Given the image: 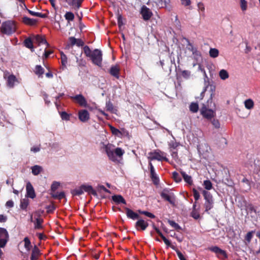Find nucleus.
<instances>
[{
  "label": "nucleus",
  "instance_id": "nucleus-1",
  "mask_svg": "<svg viewBox=\"0 0 260 260\" xmlns=\"http://www.w3.org/2000/svg\"><path fill=\"white\" fill-rule=\"evenodd\" d=\"M102 148L106 153L109 159L113 161H116L117 158H121L125 151L121 148H114V146L111 144H105L103 143Z\"/></svg>",
  "mask_w": 260,
  "mask_h": 260
},
{
  "label": "nucleus",
  "instance_id": "nucleus-2",
  "mask_svg": "<svg viewBox=\"0 0 260 260\" xmlns=\"http://www.w3.org/2000/svg\"><path fill=\"white\" fill-rule=\"evenodd\" d=\"M16 29L15 23L13 21H6L2 23L1 30V32L7 35L14 33Z\"/></svg>",
  "mask_w": 260,
  "mask_h": 260
},
{
  "label": "nucleus",
  "instance_id": "nucleus-3",
  "mask_svg": "<svg viewBox=\"0 0 260 260\" xmlns=\"http://www.w3.org/2000/svg\"><path fill=\"white\" fill-rule=\"evenodd\" d=\"M167 154L164 152L157 150L148 153V159L149 161L153 160H157L158 161H168V159L166 156Z\"/></svg>",
  "mask_w": 260,
  "mask_h": 260
},
{
  "label": "nucleus",
  "instance_id": "nucleus-4",
  "mask_svg": "<svg viewBox=\"0 0 260 260\" xmlns=\"http://www.w3.org/2000/svg\"><path fill=\"white\" fill-rule=\"evenodd\" d=\"M90 58L94 64L99 67L102 66V52L100 50L98 49H94L92 51V55Z\"/></svg>",
  "mask_w": 260,
  "mask_h": 260
},
{
  "label": "nucleus",
  "instance_id": "nucleus-5",
  "mask_svg": "<svg viewBox=\"0 0 260 260\" xmlns=\"http://www.w3.org/2000/svg\"><path fill=\"white\" fill-rule=\"evenodd\" d=\"M4 77L7 80V85L9 88H13L15 84L19 83L18 79L13 74L5 73Z\"/></svg>",
  "mask_w": 260,
  "mask_h": 260
},
{
  "label": "nucleus",
  "instance_id": "nucleus-6",
  "mask_svg": "<svg viewBox=\"0 0 260 260\" xmlns=\"http://www.w3.org/2000/svg\"><path fill=\"white\" fill-rule=\"evenodd\" d=\"M200 112L201 115L207 119H211L215 116V110L208 108L205 105H203Z\"/></svg>",
  "mask_w": 260,
  "mask_h": 260
},
{
  "label": "nucleus",
  "instance_id": "nucleus-7",
  "mask_svg": "<svg viewBox=\"0 0 260 260\" xmlns=\"http://www.w3.org/2000/svg\"><path fill=\"white\" fill-rule=\"evenodd\" d=\"M9 240V234L6 229L0 228V247L3 248Z\"/></svg>",
  "mask_w": 260,
  "mask_h": 260
},
{
  "label": "nucleus",
  "instance_id": "nucleus-8",
  "mask_svg": "<svg viewBox=\"0 0 260 260\" xmlns=\"http://www.w3.org/2000/svg\"><path fill=\"white\" fill-rule=\"evenodd\" d=\"M161 197L166 201H168L171 204L173 205H175V198L173 192H170L167 190H164L161 193Z\"/></svg>",
  "mask_w": 260,
  "mask_h": 260
},
{
  "label": "nucleus",
  "instance_id": "nucleus-9",
  "mask_svg": "<svg viewBox=\"0 0 260 260\" xmlns=\"http://www.w3.org/2000/svg\"><path fill=\"white\" fill-rule=\"evenodd\" d=\"M70 98L74 100L80 106L83 107H87V103L85 98L81 94L75 96H71Z\"/></svg>",
  "mask_w": 260,
  "mask_h": 260
},
{
  "label": "nucleus",
  "instance_id": "nucleus-10",
  "mask_svg": "<svg viewBox=\"0 0 260 260\" xmlns=\"http://www.w3.org/2000/svg\"><path fill=\"white\" fill-rule=\"evenodd\" d=\"M141 14L144 20H148L152 15L151 10L145 6H143L142 7Z\"/></svg>",
  "mask_w": 260,
  "mask_h": 260
},
{
  "label": "nucleus",
  "instance_id": "nucleus-11",
  "mask_svg": "<svg viewBox=\"0 0 260 260\" xmlns=\"http://www.w3.org/2000/svg\"><path fill=\"white\" fill-rule=\"evenodd\" d=\"M149 167L150 168L151 178L153 183L157 184L159 182V178L155 173V169L152 164L150 161L149 162Z\"/></svg>",
  "mask_w": 260,
  "mask_h": 260
},
{
  "label": "nucleus",
  "instance_id": "nucleus-12",
  "mask_svg": "<svg viewBox=\"0 0 260 260\" xmlns=\"http://www.w3.org/2000/svg\"><path fill=\"white\" fill-rule=\"evenodd\" d=\"M78 117L81 121L85 122L89 119L90 115L86 110H81L78 112Z\"/></svg>",
  "mask_w": 260,
  "mask_h": 260
},
{
  "label": "nucleus",
  "instance_id": "nucleus-13",
  "mask_svg": "<svg viewBox=\"0 0 260 260\" xmlns=\"http://www.w3.org/2000/svg\"><path fill=\"white\" fill-rule=\"evenodd\" d=\"M34 41L38 44L39 46L44 45L46 46V48H47L49 46L46 39L39 35H37L35 37Z\"/></svg>",
  "mask_w": 260,
  "mask_h": 260
},
{
  "label": "nucleus",
  "instance_id": "nucleus-14",
  "mask_svg": "<svg viewBox=\"0 0 260 260\" xmlns=\"http://www.w3.org/2000/svg\"><path fill=\"white\" fill-rule=\"evenodd\" d=\"M198 150L200 154L205 155L207 153L209 152L210 148L207 144L202 143L198 146Z\"/></svg>",
  "mask_w": 260,
  "mask_h": 260
},
{
  "label": "nucleus",
  "instance_id": "nucleus-15",
  "mask_svg": "<svg viewBox=\"0 0 260 260\" xmlns=\"http://www.w3.org/2000/svg\"><path fill=\"white\" fill-rule=\"evenodd\" d=\"M199 69L203 73L204 75V87L203 89V91L201 93V95L203 96V94L206 92L207 90V88H208L209 85V78L206 74V71L204 70V69H203L201 66H199Z\"/></svg>",
  "mask_w": 260,
  "mask_h": 260
},
{
  "label": "nucleus",
  "instance_id": "nucleus-16",
  "mask_svg": "<svg viewBox=\"0 0 260 260\" xmlns=\"http://www.w3.org/2000/svg\"><path fill=\"white\" fill-rule=\"evenodd\" d=\"M136 228L138 230H145L148 226V223L143 219H139L136 223Z\"/></svg>",
  "mask_w": 260,
  "mask_h": 260
},
{
  "label": "nucleus",
  "instance_id": "nucleus-17",
  "mask_svg": "<svg viewBox=\"0 0 260 260\" xmlns=\"http://www.w3.org/2000/svg\"><path fill=\"white\" fill-rule=\"evenodd\" d=\"M27 196L31 199L36 197V194L33 186L29 182H28L26 186Z\"/></svg>",
  "mask_w": 260,
  "mask_h": 260
},
{
  "label": "nucleus",
  "instance_id": "nucleus-18",
  "mask_svg": "<svg viewBox=\"0 0 260 260\" xmlns=\"http://www.w3.org/2000/svg\"><path fill=\"white\" fill-rule=\"evenodd\" d=\"M66 1L69 6L73 7L75 9H78L83 0H66Z\"/></svg>",
  "mask_w": 260,
  "mask_h": 260
},
{
  "label": "nucleus",
  "instance_id": "nucleus-19",
  "mask_svg": "<svg viewBox=\"0 0 260 260\" xmlns=\"http://www.w3.org/2000/svg\"><path fill=\"white\" fill-rule=\"evenodd\" d=\"M154 2L159 8H167L170 4V0H154Z\"/></svg>",
  "mask_w": 260,
  "mask_h": 260
},
{
  "label": "nucleus",
  "instance_id": "nucleus-20",
  "mask_svg": "<svg viewBox=\"0 0 260 260\" xmlns=\"http://www.w3.org/2000/svg\"><path fill=\"white\" fill-rule=\"evenodd\" d=\"M125 210L126 211V216L128 218L133 220L139 218V215L137 213L134 212L131 209L126 207L125 208Z\"/></svg>",
  "mask_w": 260,
  "mask_h": 260
},
{
  "label": "nucleus",
  "instance_id": "nucleus-21",
  "mask_svg": "<svg viewBox=\"0 0 260 260\" xmlns=\"http://www.w3.org/2000/svg\"><path fill=\"white\" fill-rule=\"evenodd\" d=\"M120 69L117 66H112L110 70V74L116 77L117 79L119 78Z\"/></svg>",
  "mask_w": 260,
  "mask_h": 260
},
{
  "label": "nucleus",
  "instance_id": "nucleus-22",
  "mask_svg": "<svg viewBox=\"0 0 260 260\" xmlns=\"http://www.w3.org/2000/svg\"><path fill=\"white\" fill-rule=\"evenodd\" d=\"M109 127L112 135L119 138H121L123 136V133L114 126L109 125Z\"/></svg>",
  "mask_w": 260,
  "mask_h": 260
},
{
  "label": "nucleus",
  "instance_id": "nucleus-23",
  "mask_svg": "<svg viewBox=\"0 0 260 260\" xmlns=\"http://www.w3.org/2000/svg\"><path fill=\"white\" fill-rule=\"evenodd\" d=\"M244 105L246 109L251 110L254 108V103L253 100L248 99L244 102Z\"/></svg>",
  "mask_w": 260,
  "mask_h": 260
},
{
  "label": "nucleus",
  "instance_id": "nucleus-24",
  "mask_svg": "<svg viewBox=\"0 0 260 260\" xmlns=\"http://www.w3.org/2000/svg\"><path fill=\"white\" fill-rule=\"evenodd\" d=\"M40 250L37 247L35 246L34 249L32 250L30 259L31 260H37L38 258V257L40 255Z\"/></svg>",
  "mask_w": 260,
  "mask_h": 260
},
{
  "label": "nucleus",
  "instance_id": "nucleus-25",
  "mask_svg": "<svg viewBox=\"0 0 260 260\" xmlns=\"http://www.w3.org/2000/svg\"><path fill=\"white\" fill-rule=\"evenodd\" d=\"M112 198L116 204L123 203L126 204L125 200L121 195H114L112 196Z\"/></svg>",
  "mask_w": 260,
  "mask_h": 260
},
{
  "label": "nucleus",
  "instance_id": "nucleus-26",
  "mask_svg": "<svg viewBox=\"0 0 260 260\" xmlns=\"http://www.w3.org/2000/svg\"><path fill=\"white\" fill-rule=\"evenodd\" d=\"M218 75L220 79L222 80H225L228 79L230 77L229 73L226 70L224 69H221L220 70Z\"/></svg>",
  "mask_w": 260,
  "mask_h": 260
},
{
  "label": "nucleus",
  "instance_id": "nucleus-27",
  "mask_svg": "<svg viewBox=\"0 0 260 260\" xmlns=\"http://www.w3.org/2000/svg\"><path fill=\"white\" fill-rule=\"evenodd\" d=\"M32 174L37 176L43 170V168L41 166L39 165H35L31 168Z\"/></svg>",
  "mask_w": 260,
  "mask_h": 260
},
{
  "label": "nucleus",
  "instance_id": "nucleus-28",
  "mask_svg": "<svg viewBox=\"0 0 260 260\" xmlns=\"http://www.w3.org/2000/svg\"><path fill=\"white\" fill-rule=\"evenodd\" d=\"M106 109L107 111H109L112 113H116L117 112V110L114 108L112 103L110 101L106 102Z\"/></svg>",
  "mask_w": 260,
  "mask_h": 260
},
{
  "label": "nucleus",
  "instance_id": "nucleus-29",
  "mask_svg": "<svg viewBox=\"0 0 260 260\" xmlns=\"http://www.w3.org/2000/svg\"><path fill=\"white\" fill-rule=\"evenodd\" d=\"M22 22L25 24L32 25L36 23V20L34 19H31L27 17L24 16L22 18Z\"/></svg>",
  "mask_w": 260,
  "mask_h": 260
},
{
  "label": "nucleus",
  "instance_id": "nucleus-30",
  "mask_svg": "<svg viewBox=\"0 0 260 260\" xmlns=\"http://www.w3.org/2000/svg\"><path fill=\"white\" fill-rule=\"evenodd\" d=\"M82 188L83 189V192H87L88 193H91L93 194H95V191L93 190L92 187L91 185H82Z\"/></svg>",
  "mask_w": 260,
  "mask_h": 260
},
{
  "label": "nucleus",
  "instance_id": "nucleus-31",
  "mask_svg": "<svg viewBox=\"0 0 260 260\" xmlns=\"http://www.w3.org/2000/svg\"><path fill=\"white\" fill-rule=\"evenodd\" d=\"M181 174L182 176V177L183 178L184 181L187 182L189 185L192 184V180L191 178V177L189 175H188L186 174L184 172H181Z\"/></svg>",
  "mask_w": 260,
  "mask_h": 260
},
{
  "label": "nucleus",
  "instance_id": "nucleus-32",
  "mask_svg": "<svg viewBox=\"0 0 260 260\" xmlns=\"http://www.w3.org/2000/svg\"><path fill=\"white\" fill-rule=\"evenodd\" d=\"M43 222L42 218L40 217H37L34 221L35 229H40L42 228V224Z\"/></svg>",
  "mask_w": 260,
  "mask_h": 260
},
{
  "label": "nucleus",
  "instance_id": "nucleus-33",
  "mask_svg": "<svg viewBox=\"0 0 260 260\" xmlns=\"http://www.w3.org/2000/svg\"><path fill=\"white\" fill-rule=\"evenodd\" d=\"M198 10L200 15L204 16L205 15V6L203 3L199 2L197 4Z\"/></svg>",
  "mask_w": 260,
  "mask_h": 260
},
{
  "label": "nucleus",
  "instance_id": "nucleus-34",
  "mask_svg": "<svg viewBox=\"0 0 260 260\" xmlns=\"http://www.w3.org/2000/svg\"><path fill=\"white\" fill-rule=\"evenodd\" d=\"M209 53L212 58H216L219 55V51L216 48H210Z\"/></svg>",
  "mask_w": 260,
  "mask_h": 260
},
{
  "label": "nucleus",
  "instance_id": "nucleus-35",
  "mask_svg": "<svg viewBox=\"0 0 260 260\" xmlns=\"http://www.w3.org/2000/svg\"><path fill=\"white\" fill-rule=\"evenodd\" d=\"M203 194L204 196L205 201H213V197L211 193L206 190L203 191Z\"/></svg>",
  "mask_w": 260,
  "mask_h": 260
},
{
  "label": "nucleus",
  "instance_id": "nucleus-36",
  "mask_svg": "<svg viewBox=\"0 0 260 260\" xmlns=\"http://www.w3.org/2000/svg\"><path fill=\"white\" fill-rule=\"evenodd\" d=\"M214 202L213 201H205L204 207L205 208V212H208L213 207Z\"/></svg>",
  "mask_w": 260,
  "mask_h": 260
},
{
  "label": "nucleus",
  "instance_id": "nucleus-37",
  "mask_svg": "<svg viewBox=\"0 0 260 260\" xmlns=\"http://www.w3.org/2000/svg\"><path fill=\"white\" fill-rule=\"evenodd\" d=\"M24 43L26 47L30 49L31 51H34L32 42L30 38L25 39Z\"/></svg>",
  "mask_w": 260,
  "mask_h": 260
},
{
  "label": "nucleus",
  "instance_id": "nucleus-38",
  "mask_svg": "<svg viewBox=\"0 0 260 260\" xmlns=\"http://www.w3.org/2000/svg\"><path fill=\"white\" fill-rule=\"evenodd\" d=\"M72 193L73 196H79L83 193V190L82 188V186L79 188H75L72 191Z\"/></svg>",
  "mask_w": 260,
  "mask_h": 260
},
{
  "label": "nucleus",
  "instance_id": "nucleus-39",
  "mask_svg": "<svg viewBox=\"0 0 260 260\" xmlns=\"http://www.w3.org/2000/svg\"><path fill=\"white\" fill-rule=\"evenodd\" d=\"M44 69L40 65H37L35 68V73L38 76H41L44 74Z\"/></svg>",
  "mask_w": 260,
  "mask_h": 260
},
{
  "label": "nucleus",
  "instance_id": "nucleus-40",
  "mask_svg": "<svg viewBox=\"0 0 260 260\" xmlns=\"http://www.w3.org/2000/svg\"><path fill=\"white\" fill-rule=\"evenodd\" d=\"M190 110L193 113H196L199 110V106L197 103H192L189 106Z\"/></svg>",
  "mask_w": 260,
  "mask_h": 260
},
{
  "label": "nucleus",
  "instance_id": "nucleus-41",
  "mask_svg": "<svg viewBox=\"0 0 260 260\" xmlns=\"http://www.w3.org/2000/svg\"><path fill=\"white\" fill-rule=\"evenodd\" d=\"M24 247L27 251H29L31 247V243L28 237H25L24 239Z\"/></svg>",
  "mask_w": 260,
  "mask_h": 260
},
{
  "label": "nucleus",
  "instance_id": "nucleus-42",
  "mask_svg": "<svg viewBox=\"0 0 260 260\" xmlns=\"http://www.w3.org/2000/svg\"><path fill=\"white\" fill-rule=\"evenodd\" d=\"M83 50L86 56L90 58L92 54V51H91L89 47L87 46H85L83 48Z\"/></svg>",
  "mask_w": 260,
  "mask_h": 260
},
{
  "label": "nucleus",
  "instance_id": "nucleus-43",
  "mask_svg": "<svg viewBox=\"0 0 260 260\" xmlns=\"http://www.w3.org/2000/svg\"><path fill=\"white\" fill-rule=\"evenodd\" d=\"M203 185L207 190H210L212 188V184L209 180H205L203 183Z\"/></svg>",
  "mask_w": 260,
  "mask_h": 260
},
{
  "label": "nucleus",
  "instance_id": "nucleus-44",
  "mask_svg": "<svg viewBox=\"0 0 260 260\" xmlns=\"http://www.w3.org/2000/svg\"><path fill=\"white\" fill-rule=\"evenodd\" d=\"M64 17L68 21H73L74 19V15L73 13L68 12L66 13Z\"/></svg>",
  "mask_w": 260,
  "mask_h": 260
},
{
  "label": "nucleus",
  "instance_id": "nucleus-45",
  "mask_svg": "<svg viewBox=\"0 0 260 260\" xmlns=\"http://www.w3.org/2000/svg\"><path fill=\"white\" fill-rule=\"evenodd\" d=\"M217 256L220 258L224 259L226 258L227 255L225 251L221 249H220L219 252L216 254Z\"/></svg>",
  "mask_w": 260,
  "mask_h": 260
},
{
  "label": "nucleus",
  "instance_id": "nucleus-46",
  "mask_svg": "<svg viewBox=\"0 0 260 260\" xmlns=\"http://www.w3.org/2000/svg\"><path fill=\"white\" fill-rule=\"evenodd\" d=\"M217 256L220 258L224 259L226 258L227 255L225 251L221 249H220L219 252L216 254Z\"/></svg>",
  "mask_w": 260,
  "mask_h": 260
},
{
  "label": "nucleus",
  "instance_id": "nucleus-47",
  "mask_svg": "<svg viewBox=\"0 0 260 260\" xmlns=\"http://www.w3.org/2000/svg\"><path fill=\"white\" fill-rule=\"evenodd\" d=\"M187 41V49L190 51L191 52H192L193 51H194L196 49H197L196 47H195L192 43H191L188 40H186Z\"/></svg>",
  "mask_w": 260,
  "mask_h": 260
},
{
  "label": "nucleus",
  "instance_id": "nucleus-48",
  "mask_svg": "<svg viewBox=\"0 0 260 260\" xmlns=\"http://www.w3.org/2000/svg\"><path fill=\"white\" fill-rule=\"evenodd\" d=\"M60 59H61V64L63 66H64V67H66V64L67 63V56L63 54L62 52L61 53V57H60Z\"/></svg>",
  "mask_w": 260,
  "mask_h": 260
},
{
  "label": "nucleus",
  "instance_id": "nucleus-49",
  "mask_svg": "<svg viewBox=\"0 0 260 260\" xmlns=\"http://www.w3.org/2000/svg\"><path fill=\"white\" fill-rule=\"evenodd\" d=\"M240 7L243 11L247 10V3L245 0H240Z\"/></svg>",
  "mask_w": 260,
  "mask_h": 260
},
{
  "label": "nucleus",
  "instance_id": "nucleus-50",
  "mask_svg": "<svg viewBox=\"0 0 260 260\" xmlns=\"http://www.w3.org/2000/svg\"><path fill=\"white\" fill-rule=\"evenodd\" d=\"M168 222L170 225L175 228L176 230H180L181 229L179 225L173 220H169Z\"/></svg>",
  "mask_w": 260,
  "mask_h": 260
},
{
  "label": "nucleus",
  "instance_id": "nucleus-51",
  "mask_svg": "<svg viewBox=\"0 0 260 260\" xmlns=\"http://www.w3.org/2000/svg\"><path fill=\"white\" fill-rule=\"evenodd\" d=\"M181 75L183 78L188 79L190 76L191 72L188 70H184L182 72Z\"/></svg>",
  "mask_w": 260,
  "mask_h": 260
},
{
  "label": "nucleus",
  "instance_id": "nucleus-52",
  "mask_svg": "<svg viewBox=\"0 0 260 260\" xmlns=\"http://www.w3.org/2000/svg\"><path fill=\"white\" fill-rule=\"evenodd\" d=\"M254 233L253 231H251L248 232L246 236H245V240L249 243L251 241V240L253 237V233Z\"/></svg>",
  "mask_w": 260,
  "mask_h": 260
},
{
  "label": "nucleus",
  "instance_id": "nucleus-53",
  "mask_svg": "<svg viewBox=\"0 0 260 260\" xmlns=\"http://www.w3.org/2000/svg\"><path fill=\"white\" fill-rule=\"evenodd\" d=\"M60 186V183L57 181H54L51 185V190L52 191H55L56 190L58 187Z\"/></svg>",
  "mask_w": 260,
  "mask_h": 260
},
{
  "label": "nucleus",
  "instance_id": "nucleus-54",
  "mask_svg": "<svg viewBox=\"0 0 260 260\" xmlns=\"http://www.w3.org/2000/svg\"><path fill=\"white\" fill-rule=\"evenodd\" d=\"M60 116L63 120H69L70 119V115L66 112H62Z\"/></svg>",
  "mask_w": 260,
  "mask_h": 260
},
{
  "label": "nucleus",
  "instance_id": "nucleus-55",
  "mask_svg": "<svg viewBox=\"0 0 260 260\" xmlns=\"http://www.w3.org/2000/svg\"><path fill=\"white\" fill-rule=\"evenodd\" d=\"M192 191L194 200L196 201H197L200 199V195L199 192L195 188L193 189Z\"/></svg>",
  "mask_w": 260,
  "mask_h": 260
},
{
  "label": "nucleus",
  "instance_id": "nucleus-56",
  "mask_svg": "<svg viewBox=\"0 0 260 260\" xmlns=\"http://www.w3.org/2000/svg\"><path fill=\"white\" fill-rule=\"evenodd\" d=\"M212 124L216 128H219L220 127V124L219 121L217 119H213V120H212Z\"/></svg>",
  "mask_w": 260,
  "mask_h": 260
},
{
  "label": "nucleus",
  "instance_id": "nucleus-57",
  "mask_svg": "<svg viewBox=\"0 0 260 260\" xmlns=\"http://www.w3.org/2000/svg\"><path fill=\"white\" fill-rule=\"evenodd\" d=\"M192 55L194 56V57L198 59V58L200 57L201 56V54L200 51L198 50L197 49H196L194 51H193L192 52Z\"/></svg>",
  "mask_w": 260,
  "mask_h": 260
},
{
  "label": "nucleus",
  "instance_id": "nucleus-58",
  "mask_svg": "<svg viewBox=\"0 0 260 260\" xmlns=\"http://www.w3.org/2000/svg\"><path fill=\"white\" fill-rule=\"evenodd\" d=\"M220 248H219L217 246H212V247H210L209 248V249L214 252L215 254H217V253L219 252V250H220Z\"/></svg>",
  "mask_w": 260,
  "mask_h": 260
},
{
  "label": "nucleus",
  "instance_id": "nucleus-59",
  "mask_svg": "<svg viewBox=\"0 0 260 260\" xmlns=\"http://www.w3.org/2000/svg\"><path fill=\"white\" fill-rule=\"evenodd\" d=\"M55 198H57L59 199H61L65 197L64 193L63 192H56V194L54 196Z\"/></svg>",
  "mask_w": 260,
  "mask_h": 260
},
{
  "label": "nucleus",
  "instance_id": "nucleus-60",
  "mask_svg": "<svg viewBox=\"0 0 260 260\" xmlns=\"http://www.w3.org/2000/svg\"><path fill=\"white\" fill-rule=\"evenodd\" d=\"M40 146H34L31 147L30 151L34 153H37L40 151Z\"/></svg>",
  "mask_w": 260,
  "mask_h": 260
},
{
  "label": "nucleus",
  "instance_id": "nucleus-61",
  "mask_svg": "<svg viewBox=\"0 0 260 260\" xmlns=\"http://www.w3.org/2000/svg\"><path fill=\"white\" fill-rule=\"evenodd\" d=\"M191 216L197 219L200 217V214L196 210H193L191 212Z\"/></svg>",
  "mask_w": 260,
  "mask_h": 260
},
{
  "label": "nucleus",
  "instance_id": "nucleus-62",
  "mask_svg": "<svg viewBox=\"0 0 260 260\" xmlns=\"http://www.w3.org/2000/svg\"><path fill=\"white\" fill-rule=\"evenodd\" d=\"M173 178L175 179V181H176V182L180 181L181 178H180L179 174L177 172H173Z\"/></svg>",
  "mask_w": 260,
  "mask_h": 260
},
{
  "label": "nucleus",
  "instance_id": "nucleus-63",
  "mask_svg": "<svg viewBox=\"0 0 260 260\" xmlns=\"http://www.w3.org/2000/svg\"><path fill=\"white\" fill-rule=\"evenodd\" d=\"M46 49L47 48H46V46H45V50L43 55L45 58H47L49 56V55L52 53L51 51L47 50Z\"/></svg>",
  "mask_w": 260,
  "mask_h": 260
},
{
  "label": "nucleus",
  "instance_id": "nucleus-64",
  "mask_svg": "<svg viewBox=\"0 0 260 260\" xmlns=\"http://www.w3.org/2000/svg\"><path fill=\"white\" fill-rule=\"evenodd\" d=\"M181 3L184 6H188L191 4L190 0H181Z\"/></svg>",
  "mask_w": 260,
  "mask_h": 260
}]
</instances>
